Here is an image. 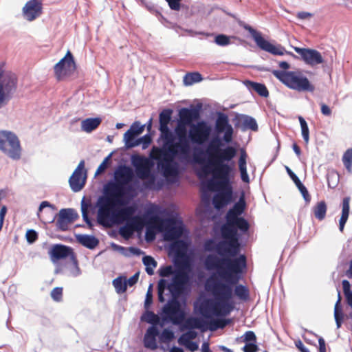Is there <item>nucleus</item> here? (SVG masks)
Returning <instances> with one entry per match:
<instances>
[{
    "instance_id": "680f3d73",
    "label": "nucleus",
    "mask_w": 352,
    "mask_h": 352,
    "mask_svg": "<svg viewBox=\"0 0 352 352\" xmlns=\"http://www.w3.org/2000/svg\"><path fill=\"white\" fill-rule=\"evenodd\" d=\"M217 245L218 243H215L213 239H208L205 241L204 247L206 251L212 252L214 250L219 254Z\"/></svg>"
},
{
    "instance_id": "69168bd1",
    "label": "nucleus",
    "mask_w": 352,
    "mask_h": 352,
    "mask_svg": "<svg viewBox=\"0 0 352 352\" xmlns=\"http://www.w3.org/2000/svg\"><path fill=\"white\" fill-rule=\"evenodd\" d=\"M152 141L151 137L149 134H146L142 138H140L137 140V142L138 143V146L142 144V148H146L148 145L151 144Z\"/></svg>"
},
{
    "instance_id": "ddd939ff",
    "label": "nucleus",
    "mask_w": 352,
    "mask_h": 352,
    "mask_svg": "<svg viewBox=\"0 0 352 352\" xmlns=\"http://www.w3.org/2000/svg\"><path fill=\"white\" fill-rule=\"evenodd\" d=\"M0 151L12 160H19L22 148L16 133L8 130H0Z\"/></svg>"
},
{
    "instance_id": "f257e3e1",
    "label": "nucleus",
    "mask_w": 352,
    "mask_h": 352,
    "mask_svg": "<svg viewBox=\"0 0 352 352\" xmlns=\"http://www.w3.org/2000/svg\"><path fill=\"white\" fill-rule=\"evenodd\" d=\"M190 281L188 273L179 270L169 282L167 279L161 278L157 283V295L160 302L166 300L165 296H170V299L163 307L164 320L170 321L173 324H181L185 318V312L181 308L178 300L184 293L186 285Z\"/></svg>"
},
{
    "instance_id": "f8f14e48",
    "label": "nucleus",
    "mask_w": 352,
    "mask_h": 352,
    "mask_svg": "<svg viewBox=\"0 0 352 352\" xmlns=\"http://www.w3.org/2000/svg\"><path fill=\"white\" fill-rule=\"evenodd\" d=\"M16 74L4 69V63H0V109L6 106L13 98L17 89Z\"/></svg>"
},
{
    "instance_id": "423d86ee",
    "label": "nucleus",
    "mask_w": 352,
    "mask_h": 352,
    "mask_svg": "<svg viewBox=\"0 0 352 352\" xmlns=\"http://www.w3.org/2000/svg\"><path fill=\"white\" fill-rule=\"evenodd\" d=\"M204 265L208 270H217L219 276L226 280L225 283L232 286L239 282L241 274L246 267V257L244 254L238 257L209 254L205 258Z\"/></svg>"
},
{
    "instance_id": "f704fd0d",
    "label": "nucleus",
    "mask_w": 352,
    "mask_h": 352,
    "mask_svg": "<svg viewBox=\"0 0 352 352\" xmlns=\"http://www.w3.org/2000/svg\"><path fill=\"white\" fill-rule=\"evenodd\" d=\"M249 84V88L255 91L258 95L262 97H267L269 95L268 90L265 85L255 82H248Z\"/></svg>"
},
{
    "instance_id": "0eeeda50",
    "label": "nucleus",
    "mask_w": 352,
    "mask_h": 352,
    "mask_svg": "<svg viewBox=\"0 0 352 352\" xmlns=\"http://www.w3.org/2000/svg\"><path fill=\"white\" fill-rule=\"evenodd\" d=\"M136 211L134 206H124L113 213V217H103L97 220L98 224L104 228H111L116 225H120L124 221H128L133 231H140L143 229L144 226L148 224L151 219V215H157L154 213L153 209H149L146 211L144 217L138 215L133 216Z\"/></svg>"
},
{
    "instance_id": "0e129e2a",
    "label": "nucleus",
    "mask_w": 352,
    "mask_h": 352,
    "mask_svg": "<svg viewBox=\"0 0 352 352\" xmlns=\"http://www.w3.org/2000/svg\"><path fill=\"white\" fill-rule=\"evenodd\" d=\"M111 157V154H109L107 157H106L104 160L102 161V162L99 165V166L98 167L96 173H95V175H100L102 173H103L107 168V166H108V163H109V161L110 160Z\"/></svg>"
},
{
    "instance_id": "5701e85b",
    "label": "nucleus",
    "mask_w": 352,
    "mask_h": 352,
    "mask_svg": "<svg viewBox=\"0 0 352 352\" xmlns=\"http://www.w3.org/2000/svg\"><path fill=\"white\" fill-rule=\"evenodd\" d=\"M75 63L72 53L68 51L65 57L57 63L54 67L55 74L58 78H60L66 73L74 69Z\"/></svg>"
},
{
    "instance_id": "39448f33",
    "label": "nucleus",
    "mask_w": 352,
    "mask_h": 352,
    "mask_svg": "<svg viewBox=\"0 0 352 352\" xmlns=\"http://www.w3.org/2000/svg\"><path fill=\"white\" fill-rule=\"evenodd\" d=\"M186 125L178 122L175 129L178 141L173 142L170 150H174L175 153L172 155L166 151L163 160L157 163V169L166 177L176 176L178 174V164L175 161V157H178L182 161H187L190 158V139L186 136Z\"/></svg>"
},
{
    "instance_id": "2f4dec72",
    "label": "nucleus",
    "mask_w": 352,
    "mask_h": 352,
    "mask_svg": "<svg viewBox=\"0 0 352 352\" xmlns=\"http://www.w3.org/2000/svg\"><path fill=\"white\" fill-rule=\"evenodd\" d=\"M349 197H344L342 201V215L339 222V229L341 232L343 231L344 225L347 221L349 214Z\"/></svg>"
},
{
    "instance_id": "864d4df0",
    "label": "nucleus",
    "mask_w": 352,
    "mask_h": 352,
    "mask_svg": "<svg viewBox=\"0 0 352 352\" xmlns=\"http://www.w3.org/2000/svg\"><path fill=\"white\" fill-rule=\"evenodd\" d=\"M214 43L219 46H227L230 44V37L226 34H218L214 38Z\"/></svg>"
},
{
    "instance_id": "e2e57ef3",
    "label": "nucleus",
    "mask_w": 352,
    "mask_h": 352,
    "mask_svg": "<svg viewBox=\"0 0 352 352\" xmlns=\"http://www.w3.org/2000/svg\"><path fill=\"white\" fill-rule=\"evenodd\" d=\"M144 317V320L149 324H155L159 322V317L153 311H147Z\"/></svg>"
},
{
    "instance_id": "a878e982",
    "label": "nucleus",
    "mask_w": 352,
    "mask_h": 352,
    "mask_svg": "<svg viewBox=\"0 0 352 352\" xmlns=\"http://www.w3.org/2000/svg\"><path fill=\"white\" fill-rule=\"evenodd\" d=\"M49 254L53 262L73 255L71 248L61 244L54 245Z\"/></svg>"
},
{
    "instance_id": "5fc2aeb1",
    "label": "nucleus",
    "mask_w": 352,
    "mask_h": 352,
    "mask_svg": "<svg viewBox=\"0 0 352 352\" xmlns=\"http://www.w3.org/2000/svg\"><path fill=\"white\" fill-rule=\"evenodd\" d=\"M144 345L146 348L151 350H155L157 349V344L155 338L144 336Z\"/></svg>"
},
{
    "instance_id": "a19ab883",
    "label": "nucleus",
    "mask_w": 352,
    "mask_h": 352,
    "mask_svg": "<svg viewBox=\"0 0 352 352\" xmlns=\"http://www.w3.org/2000/svg\"><path fill=\"white\" fill-rule=\"evenodd\" d=\"M186 269H184L183 267H182V269H179V270H182V271H184L188 273V272L186 271ZM177 271H179V270H177V271L175 272L173 270V267L171 265H166V266H162L158 270V274H159L160 276H161L162 278H168L173 275V277H172V278H173L174 277L175 273Z\"/></svg>"
},
{
    "instance_id": "c9c22d12",
    "label": "nucleus",
    "mask_w": 352,
    "mask_h": 352,
    "mask_svg": "<svg viewBox=\"0 0 352 352\" xmlns=\"http://www.w3.org/2000/svg\"><path fill=\"white\" fill-rule=\"evenodd\" d=\"M143 264L146 267V273L151 276L154 274V269L157 267V261L151 256H144L142 258Z\"/></svg>"
},
{
    "instance_id": "e433bc0d",
    "label": "nucleus",
    "mask_w": 352,
    "mask_h": 352,
    "mask_svg": "<svg viewBox=\"0 0 352 352\" xmlns=\"http://www.w3.org/2000/svg\"><path fill=\"white\" fill-rule=\"evenodd\" d=\"M230 221V223L233 224L236 230H239L243 232H245L249 230V223L243 217H239L232 219Z\"/></svg>"
},
{
    "instance_id": "9d476101",
    "label": "nucleus",
    "mask_w": 352,
    "mask_h": 352,
    "mask_svg": "<svg viewBox=\"0 0 352 352\" xmlns=\"http://www.w3.org/2000/svg\"><path fill=\"white\" fill-rule=\"evenodd\" d=\"M273 75L287 87L298 91L313 92L315 87L301 72L273 70Z\"/></svg>"
},
{
    "instance_id": "7ed1b4c3",
    "label": "nucleus",
    "mask_w": 352,
    "mask_h": 352,
    "mask_svg": "<svg viewBox=\"0 0 352 352\" xmlns=\"http://www.w3.org/2000/svg\"><path fill=\"white\" fill-rule=\"evenodd\" d=\"M135 189L130 184L113 183L109 181L103 188V195L96 201L97 220L103 217H113V212L118 211V206H124L135 196Z\"/></svg>"
},
{
    "instance_id": "a211bd4d",
    "label": "nucleus",
    "mask_w": 352,
    "mask_h": 352,
    "mask_svg": "<svg viewBox=\"0 0 352 352\" xmlns=\"http://www.w3.org/2000/svg\"><path fill=\"white\" fill-rule=\"evenodd\" d=\"M172 241L173 243H171L170 248L176 254L177 258L175 261V265L179 266V264H181L182 267L184 269H190V265L186 255V251L188 249L187 243L185 241L179 239Z\"/></svg>"
},
{
    "instance_id": "72a5a7b5",
    "label": "nucleus",
    "mask_w": 352,
    "mask_h": 352,
    "mask_svg": "<svg viewBox=\"0 0 352 352\" xmlns=\"http://www.w3.org/2000/svg\"><path fill=\"white\" fill-rule=\"evenodd\" d=\"M315 217L321 221L324 219L327 212V205L324 201L318 202L314 208Z\"/></svg>"
},
{
    "instance_id": "bb28decb",
    "label": "nucleus",
    "mask_w": 352,
    "mask_h": 352,
    "mask_svg": "<svg viewBox=\"0 0 352 352\" xmlns=\"http://www.w3.org/2000/svg\"><path fill=\"white\" fill-rule=\"evenodd\" d=\"M184 324L182 327L185 329H198L202 331H206L208 327L206 322L201 318L197 317H188L183 321Z\"/></svg>"
},
{
    "instance_id": "2eb2a0df",
    "label": "nucleus",
    "mask_w": 352,
    "mask_h": 352,
    "mask_svg": "<svg viewBox=\"0 0 352 352\" xmlns=\"http://www.w3.org/2000/svg\"><path fill=\"white\" fill-rule=\"evenodd\" d=\"M241 27L248 31L251 34L256 45L262 50L269 52L273 55L283 56L286 53L285 47L280 45H275L265 40L261 33L254 30L250 25L244 22L239 23Z\"/></svg>"
},
{
    "instance_id": "f3484780",
    "label": "nucleus",
    "mask_w": 352,
    "mask_h": 352,
    "mask_svg": "<svg viewBox=\"0 0 352 352\" xmlns=\"http://www.w3.org/2000/svg\"><path fill=\"white\" fill-rule=\"evenodd\" d=\"M214 131L218 135L223 134L222 140L226 144H230L232 141L234 129L226 114L221 112L217 114Z\"/></svg>"
},
{
    "instance_id": "4c0bfd02",
    "label": "nucleus",
    "mask_w": 352,
    "mask_h": 352,
    "mask_svg": "<svg viewBox=\"0 0 352 352\" xmlns=\"http://www.w3.org/2000/svg\"><path fill=\"white\" fill-rule=\"evenodd\" d=\"M91 204L85 201V197L81 201V212L83 220L87 224L89 228L93 227V223L88 215V209L90 208Z\"/></svg>"
},
{
    "instance_id": "9b49d317",
    "label": "nucleus",
    "mask_w": 352,
    "mask_h": 352,
    "mask_svg": "<svg viewBox=\"0 0 352 352\" xmlns=\"http://www.w3.org/2000/svg\"><path fill=\"white\" fill-rule=\"evenodd\" d=\"M236 153V149L232 146H227L218 151L215 155L213 176H221L224 179H226L227 177H232L234 167L228 162L235 157Z\"/></svg>"
},
{
    "instance_id": "bf43d9fd",
    "label": "nucleus",
    "mask_w": 352,
    "mask_h": 352,
    "mask_svg": "<svg viewBox=\"0 0 352 352\" xmlns=\"http://www.w3.org/2000/svg\"><path fill=\"white\" fill-rule=\"evenodd\" d=\"M145 126V124L142 125L140 122L137 121L131 124L129 130L137 135H139L144 131Z\"/></svg>"
},
{
    "instance_id": "79ce46f5",
    "label": "nucleus",
    "mask_w": 352,
    "mask_h": 352,
    "mask_svg": "<svg viewBox=\"0 0 352 352\" xmlns=\"http://www.w3.org/2000/svg\"><path fill=\"white\" fill-rule=\"evenodd\" d=\"M342 162L346 170L352 173V148H348L342 156Z\"/></svg>"
},
{
    "instance_id": "412c9836",
    "label": "nucleus",
    "mask_w": 352,
    "mask_h": 352,
    "mask_svg": "<svg viewBox=\"0 0 352 352\" xmlns=\"http://www.w3.org/2000/svg\"><path fill=\"white\" fill-rule=\"evenodd\" d=\"M41 0H30L23 8V14L24 18L32 21L38 17L42 13Z\"/></svg>"
},
{
    "instance_id": "052dcab7",
    "label": "nucleus",
    "mask_w": 352,
    "mask_h": 352,
    "mask_svg": "<svg viewBox=\"0 0 352 352\" xmlns=\"http://www.w3.org/2000/svg\"><path fill=\"white\" fill-rule=\"evenodd\" d=\"M51 298L56 302H60L63 298V288L55 287L54 288L50 294Z\"/></svg>"
},
{
    "instance_id": "4d7b16f0",
    "label": "nucleus",
    "mask_w": 352,
    "mask_h": 352,
    "mask_svg": "<svg viewBox=\"0 0 352 352\" xmlns=\"http://www.w3.org/2000/svg\"><path fill=\"white\" fill-rule=\"evenodd\" d=\"M172 110L164 109L159 116L160 124H169L171 119Z\"/></svg>"
},
{
    "instance_id": "338daca9",
    "label": "nucleus",
    "mask_w": 352,
    "mask_h": 352,
    "mask_svg": "<svg viewBox=\"0 0 352 352\" xmlns=\"http://www.w3.org/2000/svg\"><path fill=\"white\" fill-rule=\"evenodd\" d=\"M296 186H297V188L301 192L306 203H309L311 201V197L309 196V194L308 192L307 188L302 184L301 182H300V184L298 183Z\"/></svg>"
},
{
    "instance_id": "13d9d810",
    "label": "nucleus",
    "mask_w": 352,
    "mask_h": 352,
    "mask_svg": "<svg viewBox=\"0 0 352 352\" xmlns=\"http://www.w3.org/2000/svg\"><path fill=\"white\" fill-rule=\"evenodd\" d=\"M229 322V320H219V321H216V320H211L210 322V326H209V329L210 331H215L217 330L218 328H223L226 327V325H227Z\"/></svg>"
},
{
    "instance_id": "473e14b6",
    "label": "nucleus",
    "mask_w": 352,
    "mask_h": 352,
    "mask_svg": "<svg viewBox=\"0 0 352 352\" xmlns=\"http://www.w3.org/2000/svg\"><path fill=\"white\" fill-rule=\"evenodd\" d=\"M338 299L337 302H336L335 307H334V318L336 322L337 328H340L342 324V319H343V314H342V306L340 305L341 301V297H340V293L338 292Z\"/></svg>"
},
{
    "instance_id": "a18cd8bd",
    "label": "nucleus",
    "mask_w": 352,
    "mask_h": 352,
    "mask_svg": "<svg viewBox=\"0 0 352 352\" xmlns=\"http://www.w3.org/2000/svg\"><path fill=\"white\" fill-rule=\"evenodd\" d=\"M234 294L242 300H246L249 298V290L242 285H236L234 288Z\"/></svg>"
},
{
    "instance_id": "c756f323",
    "label": "nucleus",
    "mask_w": 352,
    "mask_h": 352,
    "mask_svg": "<svg viewBox=\"0 0 352 352\" xmlns=\"http://www.w3.org/2000/svg\"><path fill=\"white\" fill-rule=\"evenodd\" d=\"M77 241L84 247L93 250L99 243V240L93 235L78 234L76 235Z\"/></svg>"
},
{
    "instance_id": "c03bdc74",
    "label": "nucleus",
    "mask_w": 352,
    "mask_h": 352,
    "mask_svg": "<svg viewBox=\"0 0 352 352\" xmlns=\"http://www.w3.org/2000/svg\"><path fill=\"white\" fill-rule=\"evenodd\" d=\"M242 124L245 129H249L254 131H256L258 130L256 121L252 117L248 116H243Z\"/></svg>"
},
{
    "instance_id": "cd10ccee",
    "label": "nucleus",
    "mask_w": 352,
    "mask_h": 352,
    "mask_svg": "<svg viewBox=\"0 0 352 352\" xmlns=\"http://www.w3.org/2000/svg\"><path fill=\"white\" fill-rule=\"evenodd\" d=\"M246 207L244 196L240 197L239 201L236 202L233 207L230 208L226 216V219H234L239 217V216L244 212Z\"/></svg>"
},
{
    "instance_id": "37998d69",
    "label": "nucleus",
    "mask_w": 352,
    "mask_h": 352,
    "mask_svg": "<svg viewBox=\"0 0 352 352\" xmlns=\"http://www.w3.org/2000/svg\"><path fill=\"white\" fill-rule=\"evenodd\" d=\"M113 285L117 293H124L126 290V279H123L122 277L119 276L113 280Z\"/></svg>"
},
{
    "instance_id": "ea45409f",
    "label": "nucleus",
    "mask_w": 352,
    "mask_h": 352,
    "mask_svg": "<svg viewBox=\"0 0 352 352\" xmlns=\"http://www.w3.org/2000/svg\"><path fill=\"white\" fill-rule=\"evenodd\" d=\"M202 80L201 75L198 72L189 73L184 76V84L189 86Z\"/></svg>"
},
{
    "instance_id": "f03ea898",
    "label": "nucleus",
    "mask_w": 352,
    "mask_h": 352,
    "mask_svg": "<svg viewBox=\"0 0 352 352\" xmlns=\"http://www.w3.org/2000/svg\"><path fill=\"white\" fill-rule=\"evenodd\" d=\"M206 290L210 292L213 299H205L199 305V312L205 318L212 316H227L234 309L232 287L219 280L209 278L205 285Z\"/></svg>"
},
{
    "instance_id": "603ef678",
    "label": "nucleus",
    "mask_w": 352,
    "mask_h": 352,
    "mask_svg": "<svg viewBox=\"0 0 352 352\" xmlns=\"http://www.w3.org/2000/svg\"><path fill=\"white\" fill-rule=\"evenodd\" d=\"M125 222L126 224L120 228L119 233L122 237L129 239L133 234L134 231L129 225V222Z\"/></svg>"
},
{
    "instance_id": "09e8293b",
    "label": "nucleus",
    "mask_w": 352,
    "mask_h": 352,
    "mask_svg": "<svg viewBox=\"0 0 352 352\" xmlns=\"http://www.w3.org/2000/svg\"><path fill=\"white\" fill-rule=\"evenodd\" d=\"M197 336V333L192 329H188V331L184 333L178 340V342L180 344H186L190 340L195 339Z\"/></svg>"
},
{
    "instance_id": "1a4fd4ad",
    "label": "nucleus",
    "mask_w": 352,
    "mask_h": 352,
    "mask_svg": "<svg viewBox=\"0 0 352 352\" xmlns=\"http://www.w3.org/2000/svg\"><path fill=\"white\" fill-rule=\"evenodd\" d=\"M216 180L210 179L206 183V186L210 190H219L214 195L212 203L215 208L221 209L232 201V187L231 185V177H227L226 179L221 176H213Z\"/></svg>"
},
{
    "instance_id": "3c124183",
    "label": "nucleus",
    "mask_w": 352,
    "mask_h": 352,
    "mask_svg": "<svg viewBox=\"0 0 352 352\" xmlns=\"http://www.w3.org/2000/svg\"><path fill=\"white\" fill-rule=\"evenodd\" d=\"M175 338V334L173 331L169 329H164L160 336V340L162 343H169L171 342Z\"/></svg>"
},
{
    "instance_id": "393cba45",
    "label": "nucleus",
    "mask_w": 352,
    "mask_h": 352,
    "mask_svg": "<svg viewBox=\"0 0 352 352\" xmlns=\"http://www.w3.org/2000/svg\"><path fill=\"white\" fill-rule=\"evenodd\" d=\"M134 177L132 168L126 165H120L114 171L113 183L128 184Z\"/></svg>"
},
{
    "instance_id": "6ab92c4d",
    "label": "nucleus",
    "mask_w": 352,
    "mask_h": 352,
    "mask_svg": "<svg viewBox=\"0 0 352 352\" xmlns=\"http://www.w3.org/2000/svg\"><path fill=\"white\" fill-rule=\"evenodd\" d=\"M294 51L298 54L302 60L310 66H316L324 62L321 54L316 50L309 48L294 47Z\"/></svg>"
},
{
    "instance_id": "7c9ffc66",
    "label": "nucleus",
    "mask_w": 352,
    "mask_h": 352,
    "mask_svg": "<svg viewBox=\"0 0 352 352\" xmlns=\"http://www.w3.org/2000/svg\"><path fill=\"white\" fill-rule=\"evenodd\" d=\"M102 122L100 118H89L81 122V130L86 133H91L96 129Z\"/></svg>"
},
{
    "instance_id": "58836bf2",
    "label": "nucleus",
    "mask_w": 352,
    "mask_h": 352,
    "mask_svg": "<svg viewBox=\"0 0 352 352\" xmlns=\"http://www.w3.org/2000/svg\"><path fill=\"white\" fill-rule=\"evenodd\" d=\"M137 136L136 134L129 130L124 134V140L126 148H130L138 146V143L137 142L138 139H136Z\"/></svg>"
},
{
    "instance_id": "4be33fe9",
    "label": "nucleus",
    "mask_w": 352,
    "mask_h": 352,
    "mask_svg": "<svg viewBox=\"0 0 352 352\" xmlns=\"http://www.w3.org/2000/svg\"><path fill=\"white\" fill-rule=\"evenodd\" d=\"M85 162L80 161L69 179V185L74 192L80 191L85 184L86 175L82 177Z\"/></svg>"
},
{
    "instance_id": "6e6d98bb",
    "label": "nucleus",
    "mask_w": 352,
    "mask_h": 352,
    "mask_svg": "<svg viewBox=\"0 0 352 352\" xmlns=\"http://www.w3.org/2000/svg\"><path fill=\"white\" fill-rule=\"evenodd\" d=\"M222 145L221 140L219 138H214L208 145V151L214 152L215 155L221 148L219 146Z\"/></svg>"
},
{
    "instance_id": "aec40b11",
    "label": "nucleus",
    "mask_w": 352,
    "mask_h": 352,
    "mask_svg": "<svg viewBox=\"0 0 352 352\" xmlns=\"http://www.w3.org/2000/svg\"><path fill=\"white\" fill-rule=\"evenodd\" d=\"M78 218V214L73 208H64L60 210L56 221L57 228L61 231H66L70 223Z\"/></svg>"
},
{
    "instance_id": "6e6552de",
    "label": "nucleus",
    "mask_w": 352,
    "mask_h": 352,
    "mask_svg": "<svg viewBox=\"0 0 352 352\" xmlns=\"http://www.w3.org/2000/svg\"><path fill=\"white\" fill-rule=\"evenodd\" d=\"M230 221L226 219V223L221 228V234L225 240L218 242L217 249L220 256L235 257L240 252L241 245L237 230L233 224L230 223Z\"/></svg>"
},
{
    "instance_id": "4468645a",
    "label": "nucleus",
    "mask_w": 352,
    "mask_h": 352,
    "mask_svg": "<svg viewBox=\"0 0 352 352\" xmlns=\"http://www.w3.org/2000/svg\"><path fill=\"white\" fill-rule=\"evenodd\" d=\"M151 219L158 222V231L164 232V239L166 241L179 239L184 234L182 222L177 221L175 218L161 219L157 215H151Z\"/></svg>"
},
{
    "instance_id": "8fccbe9b",
    "label": "nucleus",
    "mask_w": 352,
    "mask_h": 352,
    "mask_svg": "<svg viewBox=\"0 0 352 352\" xmlns=\"http://www.w3.org/2000/svg\"><path fill=\"white\" fill-rule=\"evenodd\" d=\"M72 263L70 265L69 267V276H73V277H77L81 274V270L80 267H78V261L74 258V255L71 256Z\"/></svg>"
},
{
    "instance_id": "dca6fc26",
    "label": "nucleus",
    "mask_w": 352,
    "mask_h": 352,
    "mask_svg": "<svg viewBox=\"0 0 352 352\" xmlns=\"http://www.w3.org/2000/svg\"><path fill=\"white\" fill-rule=\"evenodd\" d=\"M189 127L188 138L192 143L203 145L208 140L212 129L206 121L197 122Z\"/></svg>"
},
{
    "instance_id": "774afa93",
    "label": "nucleus",
    "mask_w": 352,
    "mask_h": 352,
    "mask_svg": "<svg viewBox=\"0 0 352 352\" xmlns=\"http://www.w3.org/2000/svg\"><path fill=\"white\" fill-rule=\"evenodd\" d=\"M204 155V151L200 148H195L193 152V160L195 162L198 164H202L204 162V160L201 157V155Z\"/></svg>"
},
{
    "instance_id": "c85d7f7f",
    "label": "nucleus",
    "mask_w": 352,
    "mask_h": 352,
    "mask_svg": "<svg viewBox=\"0 0 352 352\" xmlns=\"http://www.w3.org/2000/svg\"><path fill=\"white\" fill-rule=\"evenodd\" d=\"M247 157L248 155L244 149L240 151V157L239 159V170L241 174V180L245 183L250 182L249 175L247 172Z\"/></svg>"
},
{
    "instance_id": "b1692460",
    "label": "nucleus",
    "mask_w": 352,
    "mask_h": 352,
    "mask_svg": "<svg viewBox=\"0 0 352 352\" xmlns=\"http://www.w3.org/2000/svg\"><path fill=\"white\" fill-rule=\"evenodd\" d=\"M179 123L190 126L192 122L200 118V109L199 107L182 108L179 111Z\"/></svg>"
},
{
    "instance_id": "de8ad7c7",
    "label": "nucleus",
    "mask_w": 352,
    "mask_h": 352,
    "mask_svg": "<svg viewBox=\"0 0 352 352\" xmlns=\"http://www.w3.org/2000/svg\"><path fill=\"white\" fill-rule=\"evenodd\" d=\"M298 120L301 127L302 138L306 143H308L309 140V130L307 123L302 116H299Z\"/></svg>"
},
{
    "instance_id": "20e7f679",
    "label": "nucleus",
    "mask_w": 352,
    "mask_h": 352,
    "mask_svg": "<svg viewBox=\"0 0 352 352\" xmlns=\"http://www.w3.org/2000/svg\"><path fill=\"white\" fill-rule=\"evenodd\" d=\"M159 130L161 133L160 137L163 140L162 147L153 146L148 158L140 155H133L131 157V164L140 179H145L152 177L153 180L154 177L151 174V170L154 166V161L158 163L160 160H162L166 151L172 155L175 153L174 150H170L175 137L168 127V124H160Z\"/></svg>"
},
{
    "instance_id": "49530a36",
    "label": "nucleus",
    "mask_w": 352,
    "mask_h": 352,
    "mask_svg": "<svg viewBox=\"0 0 352 352\" xmlns=\"http://www.w3.org/2000/svg\"><path fill=\"white\" fill-rule=\"evenodd\" d=\"M152 221H149L148 224H146V233H145V239L146 241H152L155 239L156 232L155 230H158L157 226H155L151 223Z\"/></svg>"
}]
</instances>
